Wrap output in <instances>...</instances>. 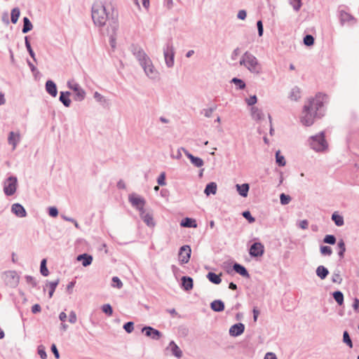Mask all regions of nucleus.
<instances>
[{
    "label": "nucleus",
    "instance_id": "obj_48",
    "mask_svg": "<svg viewBox=\"0 0 359 359\" xmlns=\"http://www.w3.org/2000/svg\"><path fill=\"white\" fill-rule=\"evenodd\" d=\"M343 341L350 348L353 347L352 341L347 331H344L343 334Z\"/></svg>",
    "mask_w": 359,
    "mask_h": 359
},
{
    "label": "nucleus",
    "instance_id": "obj_58",
    "mask_svg": "<svg viewBox=\"0 0 359 359\" xmlns=\"http://www.w3.org/2000/svg\"><path fill=\"white\" fill-rule=\"evenodd\" d=\"M157 182L161 186L165 185V173L161 172L157 179Z\"/></svg>",
    "mask_w": 359,
    "mask_h": 359
},
{
    "label": "nucleus",
    "instance_id": "obj_53",
    "mask_svg": "<svg viewBox=\"0 0 359 359\" xmlns=\"http://www.w3.org/2000/svg\"><path fill=\"white\" fill-rule=\"evenodd\" d=\"M123 328L128 333H131L134 330V323L133 322H128L123 325Z\"/></svg>",
    "mask_w": 359,
    "mask_h": 359
},
{
    "label": "nucleus",
    "instance_id": "obj_40",
    "mask_svg": "<svg viewBox=\"0 0 359 359\" xmlns=\"http://www.w3.org/2000/svg\"><path fill=\"white\" fill-rule=\"evenodd\" d=\"M40 272L42 276H47L49 273L48 270L46 267V259H43L41 262Z\"/></svg>",
    "mask_w": 359,
    "mask_h": 359
},
{
    "label": "nucleus",
    "instance_id": "obj_9",
    "mask_svg": "<svg viewBox=\"0 0 359 359\" xmlns=\"http://www.w3.org/2000/svg\"><path fill=\"white\" fill-rule=\"evenodd\" d=\"M128 201L131 203L132 206L135 208L140 212L144 210V206L146 203L145 200L135 194L129 195Z\"/></svg>",
    "mask_w": 359,
    "mask_h": 359
},
{
    "label": "nucleus",
    "instance_id": "obj_22",
    "mask_svg": "<svg viewBox=\"0 0 359 359\" xmlns=\"http://www.w3.org/2000/svg\"><path fill=\"white\" fill-rule=\"evenodd\" d=\"M233 270L236 273H239L241 276H243L245 278H249L250 277V274H249L248 271L241 264H238V263H235L233 264Z\"/></svg>",
    "mask_w": 359,
    "mask_h": 359
},
{
    "label": "nucleus",
    "instance_id": "obj_59",
    "mask_svg": "<svg viewBox=\"0 0 359 359\" xmlns=\"http://www.w3.org/2000/svg\"><path fill=\"white\" fill-rule=\"evenodd\" d=\"M94 98L99 102L103 103L106 102V99L98 92H95L93 95Z\"/></svg>",
    "mask_w": 359,
    "mask_h": 359
},
{
    "label": "nucleus",
    "instance_id": "obj_24",
    "mask_svg": "<svg viewBox=\"0 0 359 359\" xmlns=\"http://www.w3.org/2000/svg\"><path fill=\"white\" fill-rule=\"evenodd\" d=\"M251 116H252V119L257 121H261L262 119L264 118V114H263L262 109H260L256 107H252L251 108Z\"/></svg>",
    "mask_w": 359,
    "mask_h": 359
},
{
    "label": "nucleus",
    "instance_id": "obj_30",
    "mask_svg": "<svg viewBox=\"0 0 359 359\" xmlns=\"http://www.w3.org/2000/svg\"><path fill=\"white\" fill-rule=\"evenodd\" d=\"M180 225L184 227H194L196 228L197 226L196 222L194 219H191L189 217H186L185 219H182Z\"/></svg>",
    "mask_w": 359,
    "mask_h": 359
},
{
    "label": "nucleus",
    "instance_id": "obj_45",
    "mask_svg": "<svg viewBox=\"0 0 359 359\" xmlns=\"http://www.w3.org/2000/svg\"><path fill=\"white\" fill-rule=\"evenodd\" d=\"M336 237L334 235H326L323 238V242L327 244L334 245L336 243Z\"/></svg>",
    "mask_w": 359,
    "mask_h": 359
},
{
    "label": "nucleus",
    "instance_id": "obj_54",
    "mask_svg": "<svg viewBox=\"0 0 359 359\" xmlns=\"http://www.w3.org/2000/svg\"><path fill=\"white\" fill-rule=\"evenodd\" d=\"M299 90L297 88H294L291 91V93H290V97L291 99L294 100H297L298 98L299 97Z\"/></svg>",
    "mask_w": 359,
    "mask_h": 359
},
{
    "label": "nucleus",
    "instance_id": "obj_39",
    "mask_svg": "<svg viewBox=\"0 0 359 359\" xmlns=\"http://www.w3.org/2000/svg\"><path fill=\"white\" fill-rule=\"evenodd\" d=\"M320 251L321 255L323 256H330L332 254V248L327 245H321Z\"/></svg>",
    "mask_w": 359,
    "mask_h": 359
},
{
    "label": "nucleus",
    "instance_id": "obj_47",
    "mask_svg": "<svg viewBox=\"0 0 359 359\" xmlns=\"http://www.w3.org/2000/svg\"><path fill=\"white\" fill-rule=\"evenodd\" d=\"M289 2L296 11H298L302 7V0H289Z\"/></svg>",
    "mask_w": 359,
    "mask_h": 359
},
{
    "label": "nucleus",
    "instance_id": "obj_33",
    "mask_svg": "<svg viewBox=\"0 0 359 359\" xmlns=\"http://www.w3.org/2000/svg\"><path fill=\"white\" fill-rule=\"evenodd\" d=\"M32 27L33 26L30 20L28 19V18L25 17L23 18V27L22 29V33L25 34L29 32L32 29Z\"/></svg>",
    "mask_w": 359,
    "mask_h": 359
},
{
    "label": "nucleus",
    "instance_id": "obj_6",
    "mask_svg": "<svg viewBox=\"0 0 359 359\" xmlns=\"http://www.w3.org/2000/svg\"><path fill=\"white\" fill-rule=\"evenodd\" d=\"M165 65L168 68H172L175 64V48L171 39L168 40L163 48Z\"/></svg>",
    "mask_w": 359,
    "mask_h": 359
},
{
    "label": "nucleus",
    "instance_id": "obj_55",
    "mask_svg": "<svg viewBox=\"0 0 359 359\" xmlns=\"http://www.w3.org/2000/svg\"><path fill=\"white\" fill-rule=\"evenodd\" d=\"M332 281L333 283H338V284L341 283L342 278H341V276H340L339 272L333 273V275L332 276Z\"/></svg>",
    "mask_w": 359,
    "mask_h": 359
},
{
    "label": "nucleus",
    "instance_id": "obj_49",
    "mask_svg": "<svg viewBox=\"0 0 359 359\" xmlns=\"http://www.w3.org/2000/svg\"><path fill=\"white\" fill-rule=\"evenodd\" d=\"M314 43V38L312 35L307 34L304 38V43L307 46H312Z\"/></svg>",
    "mask_w": 359,
    "mask_h": 359
},
{
    "label": "nucleus",
    "instance_id": "obj_26",
    "mask_svg": "<svg viewBox=\"0 0 359 359\" xmlns=\"http://www.w3.org/2000/svg\"><path fill=\"white\" fill-rule=\"evenodd\" d=\"M70 93L69 91L60 92V101L66 107H69L71 104V100L69 98Z\"/></svg>",
    "mask_w": 359,
    "mask_h": 359
},
{
    "label": "nucleus",
    "instance_id": "obj_35",
    "mask_svg": "<svg viewBox=\"0 0 359 359\" xmlns=\"http://www.w3.org/2000/svg\"><path fill=\"white\" fill-rule=\"evenodd\" d=\"M340 20L342 25L346 22H349L351 20H354V18L349 13L345 11L340 12Z\"/></svg>",
    "mask_w": 359,
    "mask_h": 359
},
{
    "label": "nucleus",
    "instance_id": "obj_19",
    "mask_svg": "<svg viewBox=\"0 0 359 359\" xmlns=\"http://www.w3.org/2000/svg\"><path fill=\"white\" fill-rule=\"evenodd\" d=\"M46 92L53 97H56L57 94V90L56 84L51 80H48L46 83Z\"/></svg>",
    "mask_w": 359,
    "mask_h": 359
},
{
    "label": "nucleus",
    "instance_id": "obj_31",
    "mask_svg": "<svg viewBox=\"0 0 359 359\" xmlns=\"http://www.w3.org/2000/svg\"><path fill=\"white\" fill-rule=\"evenodd\" d=\"M332 220L337 226H341L344 224V217L341 215H339L337 212H334L332 214Z\"/></svg>",
    "mask_w": 359,
    "mask_h": 359
},
{
    "label": "nucleus",
    "instance_id": "obj_51",
    "mask_svg": "<svg viewBox=\"0 0 359 359\" xmlns=\"http://www.w3.org/2000/svg\"><path fill=\"white\" fill-rule=\"evenodd\" d=\"M216 109H217V105H214V108L204 109L203 110V114H204V116L205 117L210 118L212 116L213 111H215Z\"/></svg>",
    "mask_w": 359,
    "mask_h": 359
},
{
    "label": "nucleus",
    "instance_id": "obj_21",
    "mask_svg": "<svg viewBox=\"0 0 359 359\" xmlns=\"http://www.w3.org/2000/svg\"><path fill=\"white\" fill-rule=\"evenodd\" d=\"M78 261H82V265L85 267L89 266L93 262V257L90 255H88L86 253L79 255L77 257Z\"/></svg>",
    "mask_w": 359,
    "mask_h": 359
},
{
    "label": "nucleus",
    "instance_id": "obj_46",
    "mask_svg": "<svg viewBox=\"0 0 359 359\" xmlns=\"http://www.w3.org/2000/svg\"><path fill=\"white\" fill-rule=\"evenodd\" d=\"M111 286L118 289H121L123 287V283L118 277L114 276L112 278Z\"/></svg>",
    "mask_w": 359,
    "mask_h": 359
},
{
    "label": "nucleus",
    "instance_id": "obj_20",
    "mask_svg": "<svg viewBox=\"0 0 359 359\" xmlns=\"http://www.w3.org/2000/svg\"><path fill=\"white\" fill-rule=\"evenodd\" d=\"M193 279L189 276L182 278V287L186 291H189L193 288Z\"/></svg>",
    "mask_w": 359,
    "mask_h": 359
},
{
    "label": "nucleus",
    "instance_id": "obj_16",
    "mask_svg": "<svg viewBox=\"0 0 359 359\" xmlns=\"http://www.w3.org/2000/svg\"><path fill=\"white\" fill-rule=\"evenodd\" d=\"M140 215L141 219L148 226L153 227L155 226V222L151 213L146 212L145 210H144L142 212H140Z\"/></svg>",
    "mask_w": 359,
    "mask_h": 359
},
{
    "label": "nucleus",
    "instance_id": "obj_17",
    "mask_svg": "<svg viewBox=\"0 0 359 359\" xmlns=\"http://www.w3.org/2000/svg\"><path fill=\"white\" fill-rule=\"evenodd\" d=\"M11 212L18 217H25L27 216V212L24 207L18 203L12 205Z\"/></svg>",
    "mask_w": 359,
    "mask_h": 359
},
{
    "label": "nucleus",
    "instance_id": "obj_56",
    "mask_svg": "<svg viewBox=\"0 0 359 359\" xmlns=\"http://www.w3.org/2000/svg\"><path fill=\"white\" fill-rule=\"evenodd\" d=\"M38 353L41 359H46L47 354L45 351V348L43 346H39L38 347Z\"/></svg>",
    "mask_w": 359,
    "mask_h": 359
},
{
    "label": "nucleus",
    "instance_id": "obj_15",
    "mask_svg": "<svg viewBox=\"0 0 359 359\" xmlns=\"http://www.w3.org/2000/svg\"><path fill=\"white\" fill-rule=\"evenodd\" d=\"M186 156L190 160L191 163L196 168H201L204 165V161L199 157L194 156L186 149L182 148Z\"/></svg>",
    "mask_w": 359,
    "mask_h": 359
},
{
    "label": "nucleus",
    "instance_id": "obj_52",
    "mask_svg": "<svg viewBox=\"0 0 359 359\" xmlns=\"http://www.w3.org/2000/svg\"><path fill=\"white\" fill-rule=\"evenodd\" d=\"M242 215L244 218H245L250 223H253L255 221V219L251 215L250 211H244L242 213Z\"/></svg>",
    "mask_w": 359,
    "mask_h": 359
},
{
    "label": "nucleus",
    "instance_id": "obj_11",
    "mask_svg": "<svg viewBox=\"0 0 359 359\" xmlns=\"http://www.w3.org/2000/svg\"><path fill=\"white\" fill-rule=\"evenodd\" d=\"M8 183L4 187V192L7 196H12L15 194L17 189V178L11 176L8 179Z\"/></svg>",
    "mask_w": 359,
    "mask_h": 359
},
{
    "label": "nucleus",
    "instance_id": "obj_23",
    "mask_svg": "<svg viewBox=\"0 0 359 359\" xmlns=\"http://www.w3.org/2000/svg\"><path fill=\"white\" fill-rule=\"evenodd\" d=\"M210 308L214 311L221 312L224 310V304L221 300H219V299L214 300L210 304Z\"/></svg>",
    "mask_w": 359,
    "mask_h": 359
},
{
    "label": "nucleus",
    "instance_id": "obj_5",
    "mask_svg": "<svg viewBox=\"0 0 359 359\" xmlns=\"http://www.w3.org/2000/svg\"><path fill=\"white\" fill-rule=\"evenodd\" d=\"M312 149L317 152L327 150L328 144L325 138V133L321 132L318 135L311 136L308 140Z\"/></svg>",
    "mask_w": 359,
    "mask_h": 359
},
{
    "label": "nucleus",
    "instance_id": "obj_63",
    "mask_svg": "<svg viewBox=\"0 0 359 359\" xmlns=\"http://www.w3.org/2000/svg\"><path fill=\"white\" fill-rule=\"evenodd\" d=\"M257 29H258V34L259 36H262L263 35L264 29H263V24L261 20L257 21Z\"/></svg>",
    "mask_w": 359,
    "mask_h": 359
},
{
    "label": "nucleus",
    "instance_id": "obj_7",
    "mask_svg": "<svg viewBox=\"0 0 359 359\" xmlns=\"http://www.w3.org/2000/svg\"><path fill=\"white\" fill-rule=\"evenodd\" d=\"M67 84L68 88L74 92V100L76 101H82L84 100L86 97V92L77 82L74 79H72L68 81Z\"/></svg>",
    "mask_w": 359,
    "mask_h": 359
},
{
    "label": "nucleus",
    "instance_id": "obj_61",
    "mask_svg": "<svg viewBox=\"0 0 359 359\" xmlns=\"http://www.w3.org/2000/svg\"><path fill=\"white\" fill-rule=\"evenodd\" d=\"M352 307L355 313H359V299L358 298L353 299Z\"/></svg>",
    "mask_w": 359,
    "mask_h": 359
},
{
    "label": "nucleus",
    "instance_id": "obj_4",
    "mask_svg": "<svg viewBox=\"0 0 359 359\" xmlns=\"http://www.w3.org/2000/svg\"><path fill=\"white\" fill-rule=\"evenodd\" d=\"M241 66H243L250 73L259 75L263 72L262 64L258 59L250 52L245 51L241 56L239 62Z\"/></svg>",
    "mask_w": 359,
    "mask_h": 359
},
{
    "label": "nucleus",
    "instance_id": "obj_37",
    "mask_svg": "<svg viewBox=\"0 0 359 359\" xmlns=\"http://www.w3.org/2000/svg\"><path fill=\"white\" fill-rule=\"evenodd\" d=\"M59 279H57L55 280V281H52V282H49L48 283H47V286L49 287V292H48V294H49V297L51 298L53 295V293L55 290V288L57 286V285L59 284Z\"/></svg>",
    "mask_w": 359,
    "mask_h": 359
},
{
    "label": "nucleus",
    "instance_id": "obj_44",
    "mask_svg": "<svg viewBox=\"0 0 359 359\" xmlns=\"http://www.w3.org/2000/svg\"><path fill=\"white\" fill-rule=\"evenodd\" d=\"M25 46L27 48V50L29 54V55L33 58L34 60H36V58H35V53L33 51L32 47H31V45H30V43L28 40V37L27 36H25Z\"/></svg>",
    "mask_w": 359,
    "mask_h": 359
},
{
    "label": "nucleus",
    "instance_id": "obj_38",
    "mask_svg": "<svg viewBox=\"0 0 359 359\" xmlns=\"http://www.w3.org/2000/svg\"><path fill=\"white\" fill-rule=\"evenodd\" d=\"M20 11L18 8H14L11 11V22L13 24H15L18 22V20L20 17Z\"/></svg>",
    "mask_w": 359,
    "mask_h": 359
},
{
    "label": "nucleus",
    "instance_id": "obj_36",
    "mask_svg": "<svg viewBox=\"0 0 359 359\" xmlns=\"http://www.w3.org/2000/svg\"><path fill=\"white\" fill-rule=\"evenodd\" d=\"M332 296L339 306L344 304V294L341 291L334 292Z\"/></svg>",
    "mask_w": 359,
    "mask_h": 359
},
{
    "label": "nucleus",
    "instance_id": "obj_27",
    "mask_svg": "<svg viewBox=\"0 0 359 359\" xmlns=\"http://www.w3.org/2000/svg\"><path fill=\"white\" fill-rule=\"evenodd\" d=\"M236 187L237 191L241 196L246 197L248 196L249 189H250V186L248 184L245 183L243 184H236Z\"/></svg>",
    "mask_w": 359,
    "mask_h": 359
},
{
    "label": "nucleus",
    "instance_id": "obj_13",
    "mask_svg": "<svg viewBox=\"0 0 359 359\" xmlns=\"http://www.w3.org/2000/svg\"><path fill=\"white\" fill-rule=\"evenodd\" d=\"M142 332L144 333L147 337L154 340H158L162 337V333L161 332L150 326L144 327Z\"/></svg>",
    "mask_w": 359,
    "mask_h": 359
},
{
    "label": "nucleus",
    "instance_id": "obj_2",
    "mask_svg": "<svg viewBox=\"0 0 359 359\" xmlns=\"http://www.w3.org/2000/svg\"><path fill=\"white\" fill-rule=\"evenodd\" d=\"M327 100V96L323 93H318L315 97L310 99L304 107L301 123L306 126H311L316 117L323 116L322 108Z\"/></svg>",
    "mask_w": 359,
    "mask_h": 359
},
{
    "label": "nucleus",
    "instance_id": "obj_42",
    "mask_svg": "<svg viewBox=\"0 0 359 359\" xmlns=\"http://www.w3.org/2000/svg\"><path fill=\"white\" fill-rule=\"evenodd\" d=\"M102 311L103 313L107 314L109 316H112L113 314V309L111 306L109 304H106L102 306Z\"/></svg>",
    "mask_w": 359,
    "mask_h": 359
},
{
    "label": "nucleus",
    "instance_id": "obj_43",
    "mask_svg": "<svg viewBox=\"0 0 359 359\" xmlns=\"http://www.w3.org/2000/svg\"><path fill=\"white\" fill-rule=\"evenodd\" d=\"M276 163L279 166H284L286 163L283 156L280 154V151H278L276 154Z\"/></svg>",
    "mask_w": 359,
    "mask_h": 359
},
{
    "label": "nucleus",
    "instance_id": "obj_12",
    "mask_svg": "<svg viewBox=\"0 0 359 359\" xmlns=\"http://www.w3.org/2000/svg\"><path fill=\"white\" fill-rule=\"evenodd\" d=\"M21 141V135L19 131H11L8 135V143L12 146V150H15L18 144Z\"/></svg>",
    "mask_w": 359,
    "mask_h": 359
},
{
    "label": "nucleus",
    "instance_id": "obj_18",
    "mask_svg": "<svg viewBox=\"0 0 359 359\" xmlns=\"http://www.w3.org/2000/svg\"><path fill=\"white\" fill-rule=\"evenodd\" d=\"M245 326L243 323H236L229 329V334L232 337H238L244 332Z\"/></svg>",
    "mask_w": 359,
    "mask_h": 359
},
{
    "label": "nucleus",
    "instance_id": "obj_57",
    "mask_svg": "<svg viewBox=\"0 0 359 359\" xmlns=\"http://www.w3.org/2000/svg\"><path fill=\"white\" fill-rule=\"evenodd\" d=\"M26 283L31 285L33 287L36 286V281L35 278L31 276H25Z\"/></svg>",
    "mask_w": 359,
    "mask_h": 359
},
{
    "label": "nucleus",
    "instance_id": "obj_28",
    "mask_svg": "<svg viewBox=\"0 0 359 359\" xmlns=\"http://www.w3.org/2000/svg\"><path fill=\"white\" fill-rule=\"evenodd\" d=\"M217 184L215 182H210L208 184L205 188L204 193L209 196L210 194H215L217 192Z\"/></svg>",
    "mask_w": 359,
    "mask_h": 359
},
{
    "label": "nucleus",
    "instance_id": "obj_62",
    "mask_svg": "<svg viewBox=\"0 0 359 359\" xmlns=\"http://www.w3.org/2000/svg\"><path fill=\"white\" fill-rule=\"evenodd\" d=\"M257 96L252 95V96H250L249 98L246 99V102L248 105L252 106L253 104H255L257 102Z\"/></svg>",
    "mask_w": 359,
    "mask_h": 359
},
{
    "label": "nucleus",
    "instance_id": "obj_1",
    "mask_svg": "<svg viewBox=\"0 0 359 359\" xmlns=\"http://www.w3.org/2000/svg\"><path fill=\"white\" fill-rule=\"evenodd\" d=\"M92 19L94 24L100 27H104L108 22L107 34L114 40V35L118 29V22L111 6H105L101 2L95 3L92 7Z\"/></svg>",
    "mask_w": 359,
    "mask_h": 359
},
{
    "label": "nucleus",
    "instance_id": "obj_64",
    "mask_svg": "<svg viewBox=\"0 0 359 359\" xmlns=\"http://www.w3.org/2000/svg\"><path fill=\"white\" fill-rule=\"evenodd\" d=\"M247 17L245 10H240L237 14V18L240 20H244Z\"/></svg>",
    "mask_w": 359,
    "mask_h": 359
},
{
    "label": "nucleus",
    "instance_id": "obj_14",
    "mask_svg": "<svg viewBox=\"0 0 359 359\" xmlns=\"http://www.w3.org/2000/svg\"><path fill=\"white\" fill-rule=\"evenodd\" d=\"M264 248L261 243H253L250 248V255L252 257H260L264 254Z\"/></svg>",
    "mask_w": 359,
    "mask_h": 359
},
{
    "label": "nucleus",
    "instance_id": "obj_60",
    "mask_svg": "<svg viewBox=\"0 0 359 359\" xmlns=\"http://www.w3.org/2000/svg\"><path fill=\"white\" fill-rule=\"evenodd\" d=\"M76 320H77V317H76V313L74 311H72L69 315V322L70 323L74 324L76 322Z\"/></svg>",
    "mask_w": 359,
    "mask_h": 359
},
{
    "label": "nucleus",
    "instance_id": "obj_25",
    "mask_svg": "<svg viewBox=\"0 0 359 359\" xmlns=\"http://www.w3.org/2000/svg\"><path fill=\"white\" fill-rule=\"evenodd\" d=\"M168 348H170L172 353L177 358H180L182 356V351L174 341H171Z\"/></svg>",
    "mask_w": 359,
    "mask_h": 359
},
{
    "label": "nucleus",
    "instance_id": "obj_10",
    "mask_svg": "<svg viewBox=\"0 0 359 359\" xmlns=\"http://www.w3.org/2000/svg\"><path fill=\"white\" fill-rule=\"evenodd\" d=\"M191 253V249L189 245L182 246L179 250V262L180 264H184L189 262Z\"/></svg>",
    "mask_w": 359,
    "mask_h": 359
},
{
    "label": "nucleus",
    "instance_id": "obj_29",
    "mask_svg": "<svg viewBox=\"0 0 359 359\" xmlns=\"http://www.w3.org/2000/svg\"><path fill=\"white\" fill-rule=\"evenodd\" d=\"M316 275L322 280H324L329 274V271L324 266H318L316 269Z\"/></svg>",
    "mask_w": 359,
    "mask_h": 359
},
{
    "label": "nucleus",
    "instance_id": "obj_50",
    "mask_svg": "<svg viewBox=\"0 0 359 359\" xmlns=\"http://www.w3.org/2000/svg\"><path fill=\"white\" fill-rule=\"evenodd\" d=\"M280 201L282 205H287L291 201V197L289 195L281 194L280 196Z\"/></svg>",
    "mask_w": 359,
    "mask_h": 359
},
{
    "label": "nucleus",
    "instance_id": "obj_32",
    "mask_svg": "<svg viewBox=\"0 0 359 359\" xmlns=\"http://www.w3.org/2000/svg\"><path fill=\"white\" fill-rule=\"evenodd\" d=\"M207 278L214 284H219L222 282L220 276L213 272H209L207 275Z\"/></svg>",
    "mask_w": 359,
    "mask_h": 359
},
{
    "label": "nucleus",
    "instance_id": "obj_41",
    "mask_svg": "<svg viewBox=\"0 0 359 359\" xmlns=\"http://www.w3.org/2000/svg\"><path fill=\"white\" fill-rule=\"evenodd\" d=\"M231 83H234L238 89L241 90V89H244L245 88V82L240 79L233 78L231 80Z\"/></svg>",
    "mask_w": 359,
    "mask_h": 359
},
{
    "label": "nucleus",
    "instance_id": "obj_34",
    "mask_svg": "<svg viewBox=\"0 0 359 359\" xmlns=\"http://www.w3.org/2000/svg\"><path fill=\"white\" fill-rule=\"evenodd\" d=\"M337 248H338V255H339V258L340 259L344 258V253L346 252V246H345L344 241L342 239H341L337 243Z\"/></svg>",
    "mask_w": 359,
    "mask_h": 359
},
{
    "label": "nucleus",
    "instance_id": "obj_3",
    "mask_svg": "<svg viewBox=\"0 0 359 359\" xmlns=\"http://www.w3.org/2000/svg\"><path fill=\"white\" fill-rule=\"evenodd\" d=\"M132 52L146 76L152 81H158L160 79V72L155 67L152 60L145 51L140 47L133 46Z\"/></svg>",
    "mask_w": 359,
    "mask_h": 359
},
{
    "label": "nucleus",
    "instance_id": "obj_8",
    "mask_svg": "<svg viewBox=\"0 0 359 359\" xmlns=\"http://www.w3.org/2000/svg\"><path fill=\"white\" fill-rule=\"evenodd\" d=\"M5 283L11 287H15L18 283L20 277L15 271H8L4 273L3 276Z\"/></svg>",
    "mask_w": 359,
    "mask_h": 359
}]
</instances>
